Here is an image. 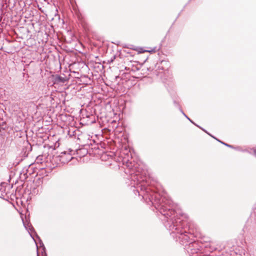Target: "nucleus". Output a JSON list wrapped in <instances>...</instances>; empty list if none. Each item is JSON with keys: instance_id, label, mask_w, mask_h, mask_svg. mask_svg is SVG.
Here are the masks:
<instances>
[{"instance_id": "39448f33", "label": "nucleus", "mask_w": 256, "mask_h": 256, "mask_svg": "<svg viewBox=\"0 0 256 256\" xmlns=\"http://www.w3.org/2000/svg\"><path fill=\"white\" fill-rule=\"evenodd\" d=\"M182 114H184V116H186V118H187L189 120H190L192 122V120H190V118H188V116L185 114H184L182 111Z\"/></svg>"}, {"instance_id": "20e7f679", "label": "nucleus", "mask_w": 256, "mask_h": 256, "mask_svg": "<svg viewBox=\"0 0 256 256\" xmlns=\"http://www.w3.org/2000/svg\"><path fill=\"white\" fill-rule=\"evenodd\" d=\"M220 142L221 143H222V144H224L225 146H228V147H232V146L230 145H229L228 144H225L223 142H222L220 141L219 140Z\"/></svg>"}, {"instance_id": "f257e3e1", "label": "nucleus", "mask_w": 256, "mask_h": 256, "mask_svg": "<svg viewBox=\"0 0 256 256\" xmlns=\"http://www.w3.org/2000/svg\"><path fill=\"white\" fill-rule=\"evenodd\" d=\"M60 158L62 160V162L64 163L66 162H69L70 160L72 158V157L68 154L64 152L60 156Z\"/></svg>"}, {"instance_id": "7ed1b4c3", "label": "nucleus", "mask_w": 256, "mask_h": 256, "mask_svg": "<svg viewBox=\"0 0 256 256\" xmlns=\"http://www.w3.org/2000/svg\"><path fill=\"white\" fill-rule=\"evenodd\" d=\"M23 223H24V226L25 228L28 230V233L30 234V236H32V235H31V234H30V232H31V231H32V230L33 228H30H30H28H28L26 226V224H24V222H23Z\"/></svg>"}, {"instance_id": "f03ea898", "label": "nucleus", "mask_w": 256, "mask_h": 256, "mask_svg": "<svg viewBox=\"0 0 256 256\" xmlns=\"http://www.w3.org/2000/svg\"><path fill=\"white\" fill-rule=\"evenodd\" d=\"M161 213L166 218L171 217L174 214V211L172 210L168 209V212H161Z\"/></svg>"}, {"instance_id": "423d86ee", "label": "nucleus", "mask_w": 256, "mask_h": 256, "mask_svg": "<svg viewBox=\"0 0 256 256\" xmlns=\"http://www.w3.org/2000/svg\"><path fill=\"white\" fill-rule=\"evenodd\" d=\"M177 226V225H174V227Z\"/></svg>"}]
</instances>
